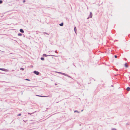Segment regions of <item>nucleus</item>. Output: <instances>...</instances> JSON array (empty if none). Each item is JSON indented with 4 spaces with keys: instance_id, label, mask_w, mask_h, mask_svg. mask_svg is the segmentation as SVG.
<instances>
[{
    "instance_id": "nucleus-1",
    "label": "nucleus",
    "mask_w": 130,
    "mask_h": 130,
    "mask_svg": "<svg viewBox=\"0 0 130 130\" xmlns=\"http://www.w3.org/2000/svg\"><path fill=\"white\" fill-rule=\"evenodd\" d=\"M43 56H45V57H46V56H54V57H57V56H55V55H46V54H43Z\"/></svg>"
},
{
    "instance_id": "nucleus-2",
    "label": "nucleus",
    "mask_w": 130,
    "mask_h": 130,
    "mask_svg": "<svg viewBox=\"0 0 130 130\" xmlns=\"http://www.w3.org/2000/svg\"><path fill=\"white\" fill-rule=\"evenodd\" d=\"M0 70H1L4 71H6V72H8L9 71L8 70H7L6 69H4V68H0Z\"/></svg>"
},
{
    "instance_id": "nucleus-3",
    "label": "nucleus",
    "mask_w": 130,
    "mask_h": 130,
    "mask_svg": "<svg viewBox=\"0 0 130 130\" xmlns=\"http://www.w3.org/2000/svg\"><path fill=\"white\" fill-rule=\"evenodd\" d=\"M90 15L87 18V19H88L89 18H91L92 16V14L91 12H90Z\"/></svg>"
},
{
    "instance_id": "nucleus-4",
    "label": "nucleus",
    "mask_w": 130,
    "mask_h": 130,
    "mask_svg": "<svg viewBox=\"0 0 130 130\" xmlns=\"http://www.w3.org/2000/svg\"><path fill=\"white\" fill-rule=\"evenodd\" d=\"M34 73L37 75H38L39 74V73L38 72L36 71H34Z\"/></svg>"
},
{
    "instance_id": "nucleus-5",
    "label": "nucleus",
    "mask_w": 130,
    "mask_h": 130,
    "mask_svg": "<svg viewBox=\"0 0 130 130\" xmlns=\"http://www.w3.org/2000/svg\"><path fill=\"white\" fill-rule=\"evenodd\" d=\"M62 74L64 75V76H66L67 77H70L68 75L66 74L65 73H62Z\"/></svg>"
},
{
    "instance_id": "nucleus-6",
    "label": "nucleus",
    "mask_w": 130,
    "mask_h": 130,
    "mask_svg": "<svg viewBox=\"0 0 130 130\" xmlns=\"http://www.w3.org/2000/svg\"><path fill=\"white\" fill-rule=\"evenodd\" d=\"M20 31L21 32H22V33L24 32V31L22 29H20Z\"/></svg>"
},
{
    "instance_id": "nucleus-7",
    "label": "nucleus",
    "mask_w": 130,
    "mask_h": 130,
    "mask_svg": "<svg viewBox=\"0 0 130 130\" xmlns=\"http://www.w3.org/2000/svg\"><path fill=\"white\" fill-rule=\"evenodd\" d=\"M37 96L41 97H47L48 96H41V95H37Z\"/></svg>"
},
{
    "instance_id": "nucleus-8",
    "label": "nucleus",
    "mask_w": 130,
    "mask_h": 130,
    "mask_svg": "<svg viewBox=\"0 0 130 130\" xmlns=\"http://www.w3.org/2000/svg\"><path fill=\"white\" fill-rule=\"evenodd\" d=\"M63 23H61L60 24H59V25L60 26H62L63 25Z\"/></svg>"
},
{
    "instance_id": "nucleus-9",
    "label": "nucleus",
    "mask_w": 130,
    "mask_h": 130,
    "mask_svg": "<svg viewBox=\"0 0 130 130\" xmlns=\"http://www.w3.org/2000/svg\"><path fill=\"white\" fill-rule=\"evenodd\" d=\"M74 31H75V33H76V27H74Z\"/></svg>"
},
{
    "instance_id": "nucleus-10",
    "label": "nucleus",
    "mask_w": 130,
    "mask_h": 130,
    "mask_svg": "<svg viewBox=\"0 0 130 130\" xmlns=\"http://www.w3.org/2000/svg\"><path fill=\"white\" fill-rule=\"evenodd\" d=\"M126 90L128 91H129L130 90V88L129 87H128L126 88Z\"/></svg>"
},
{
    "instance_id": "nucleus-11",
    "label": "nucleus",
    "mask_w": 130,
    "mask_h": 130,
    "mask_svg": "<svg viewBox=\"0 0 130 130\" xmlns=\"http://www.w3.org/2000/svg\"><path fill=\"white\" fill-rule=\"evenodd\" d=\"M125 66L126 67H128V66H127V63H125Z\"/></svg>"
},
{
    "instance_id": "nucleus-12",
    "label": "nucleus",
    "mask_w": 130,
    "mask_h": 130,
    "mask_svg": "<svg viewBox=\"0 0 130 130\" xmlns=\"http://www.w3.org/2000/svg\"><path fill=\"white\" fill-rule=\"evenodd\" d=\"M18 36H21L22 35V34L20 33H19L18 34Z\"/></svg>"
},
{
    "instance_id": "nucleus-13",
    "label": "nucleus",
    "mask_w": 130,
    "mask_h": 130,
    "mask_svg": "<svg viewBox=\"0 0 130 130\" xmlns=\"http://www.w3.org/2000/svg\"><path fill=\"white\" fill-rule=\"evenodd\" d=\"M41 59L42 60H44V58L43 57H41Z\"/></svg>"
},
{
    "instance_id": "nucleus-14",
    "label": "nucleus",
    "mask_w": 130,
    "mask_h": 130,
    "mask_svg": "<svg viewBox=\"0 0 130 130\" xmlns=\"http://www.w3.org/2000/svg\"><path fill=\"white\" fill-rule=\"evenodd\" d=\"M56 72V73H59V74H62V72Z\"/></svg>"
},
{
    "instance_id": "nucleus-15",
    "label": "nucleus",
    "mask_w": 130,
    "mask_h": 130,
    "mask_svg": "<svg viewBox=\"0 0 130 130\" xmlns=\"http://www.w3.org/2000/svg\"><path fill=\"white\" fill-rule=\"evenodd\" d=\"M36 112V111H35V112H33V113H28V114H29V115H31V114H33V113H34L35 112Z\"/></svg>"
},
{
    "instance_id": "nucleus-16",
    "label": "nucleus",
    "mask_w": 130,
    "mask_h": 130,
    "mask_svg": "<svg viewBox=\"0 0 130 130\" xmlns=\"http://www.w3.org/2000/svg\"><path fill=\"white\" fill-rule=\"evenodd\" d=\"M74 112H78V113H79V112L77 110H76L75 111H74Z\"/></svg>"
},
{
    "instance_id": "nucleus-17",
    "label": "nucleus",
    "mask_w": 130,
    "mask_h": 130,
    "mask_svg": "<svg viewBox=\"0 0 130 130\" xmlns=\"http://www.w3.org/2000/svg\"><path fill=\"white\" fill-rule=\"evenodd\" d=\"M20 69L21 70H24V69H23L22 68H21Z\"/></svg>"
},
{
    "instance_id": "nucleus-18",
    "label": "nucleus",
    "mask_w": 130,
    "mask_h": 130,
    "mask_svg": "<svg viewBox=\"0 0 130 130\" xmlns=\"http://www.w3.org/2000/svg\"><path fill=\"white\" fill-rule=\"evenodd\" d=\"M2 1L1 0H0V4H2Z\"/></svg>"
},
{
    "instance_id": "nucleus-19",
    "label": "nucleus",
    "mask_w": 130,
    "mask_h": 130,
    "mask_svg": "<svg viewBox=\"0 0 130 130\" xmlns=\"http://www.w3.org/2000/svg\"><path fill=\"white\" fill-rule=\"evenodd\" d=\"M111 130H116V129L115 128H112Z\"/></svg>"
},
{
    "instance_id": "nucleus-20",
    "label": "nucleus",
    "mask_w": 130,
    "mask_h": 130,
    "mask_svg": "<svg viewBox=\"0 0 130 130\" xmlns=\"http://www.w3.org/2000/svg\"><path fill=\"white\" fill-rule=\"evenodd\" d=\"M21 114H20H20H18V115H17V116H21Z\"/></svg>"
},
{
    "instance_id": "nucleus-21",
    "label": "nucleus",
    "mask_w": 130,
    "mask_h": 130,
    "mask_svg": "<svg viewBox=\"0 0 130 130\" xmlns=\"http://www.w3.org/2000/svg\"><path fill=\"white\" fill-rule=\"evenodd\" d=\"M43 33H44V34H47L48 35H49V34H48V33H47L46 32H44Z\"/></svg>"
},
{
    "instance_id": "nucleus-22",
    "label": "nucleus",
    "mask_w": 130,
    "mask_h": 130,
    "mask_svg": "<svg viewBox=\"0 0 130 130\" xmlns=\"http://www.w3.org/2000/svg\"><path fill=\"white\" fill-rule=\"evenodd\" d=\"M26 80H28V81H29L30 80L29 79H25Z\"/></svg>"
},
{
    "instance_id": "nucleus-23",
    "label": "nucleus",
    "mask_w": 130,
    "mask_h": 130,
    "mask_svg": "<svg viewBox=\"0 0 130 130\" xmlns=\"http://www.w3.org/2000/svg\"><path fill=\"white\" fill-rule=\"evenodd\" d=\"M115 58H117V56L116 55H115Z\"/></svg>"
},
{
    "instance_id": "nucleus-24",
    "label": "nucleus",
    "mask_w": 130,
    "mask_h": 130,
    "mask_svg": "<svg viewBox=\"0 0 130 130\" xmlns=\"http://www.w3.org/2000/svg\"><path fill=\"white\" fill-rule=\"evenodd\" d=\"M55 53H57V51H55Z\"/></svg>"
},
{
    "instance_id": "nucleus-25",
    "label": "nucleus",
    "mask_w": 130,
    "mask_h": 130,
    "mask_svg": "<svg viewBox=\"0 0 130 130\" xmlns=\"http://www.w3.org/2000/svg\"><path fill=\"white\" fill-rule=\"evenodd\" d=\"M25 2V0H24V1H23V3H24Z\"/></svg>"
},
{
    "instance_id": "nucleus-26",
    "label": "nucleus",
    "mask_w": 130,
    "mask_h": 130,
    "mask_svg": "<svg viewBox=\"0 0 130 130\" xmlns=\"http://www.w3.org/2000/svg\"><path fill=\"white\" fill-rule=\"evenodd\" d=\"M83 111V110H81V111Z\"/></svg>"
}]
</instances>
